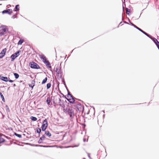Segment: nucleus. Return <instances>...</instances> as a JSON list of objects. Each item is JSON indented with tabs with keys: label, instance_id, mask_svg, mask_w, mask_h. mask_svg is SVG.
Here are the masks:
<instances>
[{
	"label": "nucleus",
	"instance_id": "f257e3e1",
	"mask_svg": "<svg viewBox=\"0 0 159 159\" xmlns=\"http://www.w3.org/2000/svg\"><path fill=\"white\" fill-rule=\"evenodd\" d=\"M63 111L69 115L71 118H74L75 116V112L74 110L71 107H67L66 108L63 109Z\"/></svg>",
	"mask_w": 159,
	"mask_h": 159
},
{
	"label": "nucleus",
	"instance_id": "f03ea898",
	"mask_svg": "<svg viewBox=\"0 0 159 159\" xmlns=\"http://www.w3.org/2000/svg\"><path fill=\"white\" fill-rule=\"evenodd\" d=\"M29 65L31 68L36 69H38L40 68L39 66L34 62L32 61L30 62Z\"/></svg>",
	"mask_w": 159,
	"mask_h": 159
},
{
	"label": "nucleus",
	"instance_id": "7ed1b4c3",
	"mask_svg": "<svg viewBox=\"0 0 159 159\" xmlns=\"http://www.w3.org/2000/svg\"><path fill=\"white\" fill-rule=\"evenodd\" d=\"M48 126V123L47 119L44 120L43 122L42 125L41 126L42 130L43 131H45L47 129Z\"/></svg>",
	"mask_w": 159,
	"mask_h": 159
},
{
	"label": "nucleus",
	"instance_id": "20e7f679",
	"mask_svg": "<svg viewBox=\"0 0 159 159\" xmlns=\"http://www.w3.org/2000/svg\"><path fill=\"white\" fill-rule=\"evenodd\" d=\"M21 52V51L18 50L15 53L12 54L10 58H11V61H13L16 57H17L20 55Z\"/></svg>",
	"mask_w": 159,
	"mask_h": 159
},
{
	"label": "nucleus",
	"instance_id": "39448f33",
	"mask_svg": "<svg viewBox=\"0 0 159 159\" xmlns=\"http://www.w3.org/2000/svg\"><path fill=\"white\" fill-rule=\"evenodd\" d=\"M75 107L77 108V111H82V112H83L84 110V106L82 105L81 103H78L75 106Z\"/></svg>",
	"mask_w": 159,
	"mask_h": 159
},
{
	"label": "nucleus",
	"instance_id": "423d86ee",
	"mask_svg": "<svg viewBox=\"0 0 159 159\" xmlns=\"http://www.w3.org/2000/svg\"><path fill=\"white\" fill-rule=\"evenodd\" d=\"M0 32H8V29L7 26L4 25H2L0 27Z\"/></svg>",
	"mask_w": 159,
	"mask_h": 159
},
{
	"label": "nucleus",
	"instance_id": "0eeeda50",
	"mask_svg": "<svg viewBox=\"0 0 159 159\" xmlns=\"http://www.w3.org/2000/svg\"><path fill=\"white\" fill-rule=\"evenodd\" d=\"M69 96H70V98H71V101L72 102H71L72 104H74L75 103V99H77V98H75L70 93V91H68V93L67 94V97H69Z\"/></svg>",
	"mask_w": 159,
	"mask_h": 159
},
{
	"label": "nucleus",
	"instance_id": "6e6552de",
	"mask_svg": "<svg viewBox=\"0 0 159 159\" xmlns=\"http://www.w3.org/2000/svg\"><path fill=\"white\" fill-rule=\"evenodd\" d=\"M12 12V10L11 9H8L3 11H2V14H8L9 15H11Z\"/></svg>",
	"mask_w": 159,
	"mask_h": 159
},
{
	"label": "nucleus",
	"instance_id": "1a4fd4ad",
	"mask_svg": "<svg viewBox=\"0 0 159 159\" xmlns=\"http://www.w3.org/2000/svg\"><path fill=\"white\" fill-rule=\"evenodd\" d=\"M149 38L152 40V41L156 45L157 47L159 46V42L157 40V39L156 38L154 37H153L151 35V37H150V38Z\"/></svg>",
	"mask_w": 159,
	"mask_h": 159
},
{
	"label": "nucleus",
	"instance_id": "9d476101",
	"mask_svg": "<svg viewBox=\"0 0 159 159\" xmlns=\"http://www.w3.org/2000/svg\"><path fill=\"white\" fill-rule=\"evenodd\" d=\"M7 49V48H5L2 50L1 52L0 53V59L2 58L5 56Z\"/></svg>",
	"mask_w": 159,
	"mask_h": 159
},
{
	"label": "nucleus",
	"instance_id": "9b49d317",
	"mask_svg": "<svg viewBox=\"0 0 159 159\" xmlns=\"http://www.w3.org/2000/svg\"><path fill=\"white\" fill-rule=\"evenodd\" d=\"M43 62L46 65V66L48 68H49L50 69L52 68V66H51V64L47 60H44V61H43Z\"/></svg>",
	"mask_w": 159,
	"mask_h": 159
},
{
	"label": "nucleus",
	"instance_id": "f8f14e48",
	"mask_svg": "<svg viewBox=\"0 0 159 159\" xmlns=\"http://www.w3.org/2000/svg\"><path fill=\"white\" fill-rule=\"evenodd\" d=\"M61 67L59 66H57L56 68L55 72H57V77L58 76L60 75V71L61 70Z\"/></svg>",
	"mask_w": 159,
	"mask_h": 159
},
{
	"label": "nucleus",
	"instance_id": "ddd939ff",
	"mask_svg": "<svg viewBox=\"0 0 159 159\" xmlns=\"http://www.w3.org/2000/svg\"><path fill=\"white\" fill-rule=\"evenodd\" d=\"M0 79L4 82H7L8 81V80L9 79V78H8L6 76H1L0 77Z\"/></svg>",
	"mask_w": 159,
	"mask_h": 159
},
{
	"label": "nucleus",
	"instance_id": "4468645a",
	"mask_svg": "<svg viewBox=\"0 0 159 159\" xmlns=\"http://www.w3.org/2000/svg\"><path fill=\"white\" fill-rule=\"evenodd\" d=\"M128 20L129 22V23H130V25L132 26H133L134 27L136 28V29H137V30H139V31H141V30L142 29H141L140 28H139L136 25H134L133 23L132 22H131L128 18Z\"/></svg>",
	"mask_w": 159,
	"mask_h": 159
},
{
	"label": "nucleus",
	"instance_id": "2eb2a0df",
	"mask_svg": "<svg viewBox=\"0 0 159 159\" xmlns=\"http://www.w3.org/2000/svg\"><path fill=\"white\" fill-rule=\"evenodd\" d=\"M33 146H35V147H44V148H48V147H50V146H46V145H38V144L35 145L34 144H33Z\"/></svg>",
	"mask_w": 159,
	"mask_h": 159
},
{
	"label": "nucleus",
	"instance_id": "dca6fc26",
	"mask_svg": "<svg viewBox=\"0 0 159 159\" xmlns=\"http://www.w3.org/2000/svg\"><path fill=\"white\" fill-rule=\"evenodd\" d=\"M39 56L41 59L43 60V61L47 60L46 57L43 54L39 55Z\"/></svg>",
	"mask_w": 159,
	"mask_h": 159
},
{
	"label": "nucleus",
	"instance_id": "f3484780",
	"mask_svg": "<svg viewBox=\"0 0 159 159\" xmlns=\"http://www.w3.org/2000/svg\"><path fill=\"white\" fill-rule=\"evenodd\" d=\"M41 130H42V129H41V128H39V127H38L36 128V132L37 133H38L39 134V137L40 136V134L41 132Z\"/></svg>",
	"mask_w": 159,
	"mask_h": 159
},
{
	"label": "nucleus",
	"instance_id": "a211bd4d",
	"mask_svg": "<svg viewBox=\"0 0 159 159\" xmlns=\"http://www.w3.org/2000/svg\"><path fill=\"white\" fill-rule=\"evenodd\" d=\"M45 134L48 136V137H50L51 136V134L48 131H45Z\"/></svg>",
	"mask_w": 159,
	"mask_h": 159
},
{
	"label": "nucleus",
	"instance_id": "6ab92c4d",
	"mask_svg": "<svg viewBox=\"0 0 159 159\" xmlns=\"http://www.w3.org/2000/svg\"><path fill=\"white\" fill-rule=\"evenodd\" d=\"M140 32H141L142 33H143L145 35L147 36V37H148L149 38H150V37H151V35L150 34H148L147 33H146L145 32L143 31V30H141Z\"/></svg>",
	"mask_w": 159,
	"mask_h": 159
},
{
	"label": "nucleus",
	"instance_id": "aec40b11",
	"mask_svg": "<svg viewBox=\"0 0 159 159\" xmlns=\"http://www.w3.org/2000/svg\"><path fill=\"white\" fill-rule=\"evenodd\" d=\"M126 14L129 16L130 15V10L127 8H125Z\"/></svg>",
	"mask_w": 159,
	"mask_h": 159
},
{
	"label": "nucleus",
	"instance_id": "412c9836",
	"mask_svg": "<svg viewBox=\"0 0 159 159\" xmlns=\"http://www.w3.org/2000/svg\"><path fill=\"white\" fill-rule=\"evenodd\" d=\"M0 96L1 98L2 99V101L4 102H5V99H4V97L3 95H2V93L1 92H0Z\"/></svg>",
	"mask_w": 159,
	"mask_h": 159
},
{
	"label": "nucleus",
	"instance_id": "4be33fe9",
	"mask_svg": "<svg viewBox=\"0 0 159 159\" xmlns=\"http://www.w3.org/2000/svg\"><path fill=\"white\" fill-rule=\"evenodd\" d=\"M51 102V99L50 97H48L46 100V102L48 105H50Z\"/></svg>",
	"mask_w": 159,
	"mask_h": 159
},
{
	"label": "nucleus",
	"instance_id": "5701e85b",
	"mask_svg": "<svg viewBox=\"0 0 159 159\" xmlns=\"http://www.w3.org/2000/svg\"><path fill=\"white\" fill-rule=\"evenodd\" d=\"M19 5H16L15 8H14L13 10V11H16V9L17 10H20L19 8Z\"/></svg>",
	"mask_w": 159,
	"mask_h": 159
},
{
	"label": "nucleus",
	"instance_id": "b1692460",
	"mask_svg": "<svg viewBox=\"0 0 159 159\" xmlns=\"http://www.w3.org/2000/svg\"><path fill=\"white\" fill-rule=\"evenodd\" d=\"M64 101L63 100H62V103H60L59 104V105L62 107L63 108H65V104L64 103Z\"/></svg>",
	"mask_w": 159,
	"mask_h": 159
},
{
	"label": "nucleus",
	"instance_id": "393cba45",
	"mask_svg": "<svg viewBox=\"0 0 159 159\" xmlns=\"http://www.w3.org/2000/svg\"><path fill=\"white\" fill-rule=\"evenodd\" d=\"M30 119L34 121H35L37 120V118L36 117L33 116H31L30 117Z\"/></svg>",
	"mask_w": 159,
	"mask_h": 159
},
{
	"label": "nucleus",
	"instance_id": "a878e982",
	"mask_svg": "<svg viewBox=\"0 0 159 159\" xmlns=\"http://www.w3.org/2000/svg\"><path fill=\"white\" fill-rule=\"evenodd\" d=\"M13 74L16 79H17L19 77V75L18 74L14 73Z\"/></svg>",
	"mask_w": 159,
	"mask_h": 159
},
{
	"label": "nucleus",
	"instance_id": "bb28decb",
	"mask_svg": "<svg viewBox=\"0 0 159 159\" xmlns=\"http://www.w3.org/2000/svg\"><path fill=\"white\" fill-rule=\"evenodd\" d=\"M5 141V140L4 139L2 138L0 136V144L4 142Z\"/></svg>",
	"mask_w": 159,
	"mask_h": 159
},
{
	"label": "nucleus",
	"instance_id": "cd10ccee",
	"mask_svg": "<svg viewBox=\"0 0 159 159\" xmlns=\"http://www.w3.org/2000/svg\"><path fill=\"white\" fill-rule=\"evenodd\" d=\"M24 42V40L23 39H20L18 43V45H21Z\"/></svg>",
	"mask_w": 159,
	"mask_h": 159
},
{
	"label": "nucleus",
	"instance_id": "c85d7f7f",
	"mask_svg": "<svg viewBox=\"0 0 159 159\" xmlns=\"http://www.w3.org/2000/svg\"><path fill=\"white\" fill-rule=\"evenodd\" d=\"M47 77H46L42 81V84H44L45 83L47 80Z\"/></svg>",
	"mask_w": 159,
	"mask_h": 159
},
{
	"label": "nucleus",
	"instance_id": "c756f323",
	"mask_svg": "<svg viewBox=\"0 0 159 159\" xmlns=\"http://www.w3.org/2000/svg\"><path fill=\"white\" fill-rule=\"evenodd\" d=\"M14 135L19 138H21L22 137L21 135L18 134L15 132L14 133Z\"/></svg>",
	"mask_w": 159,
	"mask_h": 159
},
{
	"label": "nucleus",
	"instance_id": "7c9ffc66",
	"mask_svg": "<svg viewBox=\"0 0 159 159\" xmlns=\"http://www.w3.org/2000/svg\"><path fill=\"white\" fill-rule=\"evenodd\" d=\"M51 83H49L47 84L46 86L47 89H49L51 87Z\"/></svg>",
	"mask_w": 159,
	"mask_h": 159
},
{
	"label": "nucleus",
	"instance_id": "2f4dec72",
	"mask_svg": "<svg viewBox=\"0 0 159 159\" xmlns=\"http://www.w3.org/2000/svg\"><path fill=\"white\" fill-rule=\"evenodd\" d=\"M122 3H123V9H124V5H123V4H124V5H125V1L124 2V0H123V2L122 1ZM123 12H122V20H123Z\"/></svg>",
	"mask_w": 159,
	"mask_h": 159
},
{
	"label": "nucleus",
	"instance_id": "473e14b6",
	"mask_svg": "<svg viewBox=\"0 0 159 159\" xmlns=\"http://www.w3.org/2000/svg\"><path fill=\"white\" fill-rule=\"evenodd\" d=\"M6 107V111L7 112H10V110L9 109V108L8 107V106L7 105H6L5 106Z\"/></svg>",
	"mask_w": 159,
	"mask_h": 159
},
{
	"label": "nucleus",
	"instance_id": "72a5a7b5",
	"mask_svg": "<svg viewBox=\"0 0 159 159\" xmlns=\"http://www.w3.org/2000/svg\"><path fill=\"white\" fill-rule=\"evenodd\" d=\"M45 135L43 134V135H42V136L40 138V139L42 140H43L45 139Z\"/></svg>",
	"mask_w": 159,
	"mask_h": 159
},
{
	"label": "nucleus",
	"instance_id": "f704fd0d",
	"mask_svg": "<svg viewBox=\"0 0 159 159\" xmlns=\"http://www.w3.org/2000/svg\"><path fill=\"white\" fill-rule=\"evenodd\" d=\"M43 141V140H41V139H39V140L38 141V143L39 144L43 143H44Z\"/></svg>",
	"mask_w": 159,
	"mask_h": 159
},
{
	"label": "nucleus",
	"instance_id": "c9c22d12",
	"mask_svg": "<svg viewBox=\"0 0 159 159\" xmlns=\"http://www.w3.org/2000/svg\"><path fill=\"white\" fill-rule=\"evenodd\" d=\"M65 98H66L70 103H72L71 102H72L71 99L68 98L66 97H65Z\"/></svg>",
	"mask_w": 159,
	"mask_h": 159
},
{
	"label": "nucleus",
	"instance_id": "e433bc0d",
	"mask_svg": "<svg viewBox=\"0 0 159 159\" xmlns=\"http://www.w3.org/2000/svg\"><path fill=\"white\" fill-rule=\"evenodd\" d=\"M16 15H17V13H16V14L14 15L11 17V18L12 19H13L16 18H17V17L16 16Z\"/></svg>",
	"mask_w": 159,
	"mask_h": 159
},
{
	"label": "nucleus",
	"instance_id": "4c0bfd02",
	"mask_svg": "<svg viewBox=\"0 0 159 159\" xmlns=\"http://www.w3.org/2000/svg\"><path fill=\"white\" fill-rule=\"evenodd\" d=\"M62 82L64 85H66V84L64 78H62Z\"/></svg>",
	"mask_w": 159,
	"mask_h": 159
},
{
	"label": "nucleus",
	"instance_id": "58836bf2",
	"mask_svg": "<svg viewBox=\"0 0 159 159\" xmlns=\"http://www.w3.org/2000/svg\"><path fill=\"white\" fill-rule=\"evenodd\" d=\"M29 87H31L32 89H33L34 87L35 86V84H33V85H32L30 84H29Z\"/></svg>",
	"mask_w": 159,
	"mask_h": 159
},
{
	"label": "nucleus",
	"instance_id": "ea45409f",
	"mask_svg": "<svg viewBox=\"0 0 159 159\" xmlns=\"http://www.w3.org/2000/svg\"><path fill=\"white\" fill-rule=\"evenodd\" d=\"M65 86V87L67 91V94L68 93V91H69V90H68L67 86H66V85H64Z\"/></svg>",
	"mask_w": 159,
	"mask_h": 159
},
{
	"label": "nucleus",
	"instance_id": "a19ab883",
	"mask_svg": "<svg viewBox=\"0 0 159 159\" xmlns=\"http://www.w3.org/2000/svg\"><path fill=\"white\" fill-rule=\"evenodd\" d=\"M60 75V76L59 77L60 78H61L62 80V78H64L63 77H62V75Z\"/></svg>",
	"mask_w": 159,
	"mask_h": 159
},
{
	"label": "nucleus",
	"instance_id": "79ce46f5",
	"mask_svg": "<svg viewBox=\"0 0 159 159\" xmlns=\"http://www.w3.org/2000/svg\"><path fill=\"white\" fill-rule=\"evenodd\" d=\"M8 81L10 83H12V82H13L14 81L13 80H9V79L8 80Z\"/></svg>",
	"mask_w": 159,
	"mask_h": 159
},
{
	"label": "nucleus",
	"instance_id": "37998d69",
	"mask_svg": "<svg viewBox=\"0 0 159 159\" xmlns=\"http://www.w3.org/2000/svg\"><path fill=\"white\" fill-rule=\"evenodd\" d=\"M35 82L34 80H32L31 82V84H34Z\"/></svg>",
	"mask_w": 159,
	"mask_h": 159
},
{
	"label": "nucleus",
	"instance_id": "c03bdc74",
	"mask_svg": "<svg viewBox=\"0 0 159 159\" xmlns=\"http://www.w3.org/2000/svg\"><path fill=\"white\" fill-rule=\"evenodd\" d=\"M60 83L59 82L57 81V87H58V88H59V86Z\"/></svg>",
	"mask_w": 159,
	"mask_h": 159
},
{
	"label": "nucleus",
	"instance_id": "a18cd8bd",
	"mask_svg": "<svg viewBox=\"0 0 159 159\" xmlns=\"http://www.w3.org/2000/svg\"><path fill=\"white\" fill-rule=\"evenodd\" d=\"M82 125L83 126V128H84L86 126V125L84 123L82 124Z\"/></svg>",
	"mask_w": 159,
	"mask_h": 159
},
{
	"label": "nucleus",
	"instance_id": "49530a36",
	"mask_svg": "<svg viewBox=\"0 0 159 159\" xmlns=\"http://www.w3.org/2000/svg\"><path fill=\"white\" fill-rule=\"evenodd\" d=\"M59 104H60L61 103H62V101H61V99L60 98H59Z\"/></svg>",
	"mask_w": 159,
	"mask_h": 159
},
{
	"label": "nucleus",
	"instance_id": "de8ad7c7",
	"mask_svg": "<svg viewBox=\"0 0 159 159\" xmlns=\"http://www.w3.org/2000/svg\"><path fill=\"white\" fill-rule=\"evenodd\" d=\"M1 114L2 116V118L4 119L5 117V115L2 113H1Z\"/></svg>",
	"mask_w": 159,
	"mask_h": 159
},
{
	"label": "nucleus",
	"instance_id": "09e8293b",
	"mask_svg": "<svg viewBox=\"0 0 159 159\" xmlns=\"http://www.w3.org/2000/svg\"><path fill=\"white\" fill-rule=\"evenodd\" d=\"M14 143L15 144H16L18 145H19V146H22V145H21L20 144H17L16 142H14Z\"/></svg>",
	"mask_w": 159,
	"mask_h": 159
},
{
	"label": "nucleus",
	"instance_id": "8fccbe9b",
	"mask_svg": "<svg viewBox=\"0 0 159 159\" xmlns=\"http://www.w3.org/2000/svg\"><path fill=\"white\" fill-rule=\"evenodd\" d=\"M123 22L125 23V24H129L127 22H126V21H123Z\"/></svg>",
	"mask_w": 159,
	"mask_h": 159
},
{
	"label": "nucleus",
	"instance_id": "3c124183",
	"mask_svg": "<svg viewBox=\"0 0 159 159\" xmlns=\"http://www.w3.org/2000/svg\"><path fill=\"white\" fill-rule=\"evenodd\" d=\"M83 141L84 142H85L86 141V139L85 138H84L83 139Z\"/></svg>",
	"mask_w": 159,
	"mask_h": 159
},
{
	"label": "nucleus",
	"instance_id": "603ef678",
	"mask_svg": "<svg viewBox=\"0 0 159 159\" xmlns=\"http://www.w3.org/2000/svg\"><path fill=\"white\" fill-rule=\"evenodd\" d=\"M58 90L59 91V93L61 94V91L59 89V88H58Z\"/></svg>",
	"mask_w": 159,
	"mask_h": 159
},
{
	"label": "nucleus",
	"instance_id": "864d4df0",
	"mask_svg": "<svg viewBox=\"0 0 159 159\" xmlns=\"http://www.w3.org/2000/svg\"><path fill=\"white\" fill-rule=\"evenodd\" d=\"M60 75H63V74L62 73V72L61 71V70L60 71Z\"/></svg>",
	"mask_w": 159,
	"mask_h": 159
},
{
	"label": "nucleus",
	"instance_id": "5fc2aeb1",
	"mask_svg": "<svg viewBox=\"0 0 159 159\" xmlns=\"http://www.w3.org/2000/svg\"><path fill=\"white\" fill-rule=\"evenodd\" d=\"M88 156L89 157V158H90V159H91V157H90V154L88 153Z\"/></svg>",
	"mask_w": 159,
	"mask_h": 159
},
{
	"label": "nucleus",
	"instance_id": "6e6d98bb",
	"mask_svg": "<svg viewBox=\"0 0 159 159\" xmlns=\"http://www.w3.org/2000/svg\"><path fill=\"white\" fill-rule=\"evenodd\" d=\"M9 57H6V58L5 59H6V60H8V59H9Z\"/></svg>",
	"mask_w": 159,
	"mask_h": 159
},
{
	"label": "nucleus",
	"instance_id": "4d7b16f0",
	"mask_svg": "<svg viewBox=\"0 0 159 159\" xmlns=\"http://www.w3.org/2000/svg\"><path fill=\"white\" fill-rule=\"evenodd\" d=\"M13 87H16V85L15 84H13Z\"/></svg>",
	"mask_w": 159,
	"mask_h": 159
},
{
	"label": "nucleus",
	"instance_id": "13d9d810",
	"mask_svg": "<svg viewBox=\"0 0 159 159\" xmlns=\"http://www.w3.org/2000/svg\"><path fill=\"white\" fill-rule=\"evenodd\" d=\"M122 23V21H121V22L120 23V24H119V25L117 26V27H118H118H119V25H120Z\"/></svg>",
	"mask_w": 159,
	"mask_h": 159
},
{
	"label": "nucleus",
	"instance_id": "bf43d9fd",
	"mask_svg": "<svg viewBox=\"0 0 159 159\" xmlns=\"http://www.w3.org/2000/svg\"><path fill=\"white\" fill-rule=\"evenodd\" d=\"M20 83H22L23 84H24V81H20Z\"/></svg>",
	"mask_w": 159,
	"mask_h": 159
},
{
	"label": "nucleus",
	"instance_id": "052dcab7",
	"mask_svg": "<svg viewBox=\"0 0 159 159\" xmlns=\"http://www.w3.org/2000/svg\"><path fill=\"white\" fill-rule=\"evenodd\" d=\"M62 96H63V97H64L65 98V97L66 98V96H65L64 94Z\"/></svg>",
	"mask_w": 159,
	"mask_h": 159
},
{
	"label": "nucleus",
	"instance_id": "680f3d73",
	"mask_svg": "<svg viewBox=\"0 0 159 159\" xmlns=\"http://www.w3.org/2000/svg\"><path fill=\"white\" fill-rule=\"evenodd\" d=\"M77 100H78L79 101H81V102H83V101H81V100L79 99H77Z\"/></svg>",
	"mask_w": 159,
	"mask_h": 159
},
{
	"label": "nucleus",
	"instance_id": "e2e57ef3",
	"mask_svg": "<svg viewBox=\"0 0 159 159\" xmlns=\"http://www.w3.org/2000/svg\"><path fill=\"white\" fill-rule=\"evenodd\" d=\"M89 111H88V112L87 113V114H88L89 113Z\"/></svg>",
	"mask_w": 159,
	"mask_h": 159
},
{
	"label": "nucleus",
	"instance_id": "0e129e2a",
	"mask_svg": "<svg viewBox=\"0 0 159 159\" xmlns=\"http://www.w3.org/2000/svg\"><path fill=\"white\" fill-rule=\"evenodd\" d=\"M157 48H158V49H159V46H158V47H157Z\"/></svg>",
	"mask_w": 159,
	"mask_h": 159
},
{
	"label": "nucleus",
	"instance_id": "69168bd1",
	"mask_svg": "<svg viewBox=\"0 0 159 159\" xmlns=\"http://www.w3.org/2000/svg\"><path fill=\"white\" fill-rule=\"evenodd\" d=\"M61 95H63V94L62 93H61Z\"/></svg>",
	"mask_w": 159,
	"mask_h": 159
},
{
	"label": "nucleus",
	"instance_id": "338daca9",
	"mask_svg": "<svg viewBox=\"0 0 159 159\" xmlns=\"http://www.w3.org/2000/svg\"><path fill=\"white\" fill-rule=\"evenodd\" d=\"M23 135L24 136H25V134H23Z\"/></svg>",
	"mask_w": 159,
	"mask_h": 159
},
{
	"label": "nucleus",
	"instance_id": "774afa93",
	"mask_svg": "<svg viewBox=\"0 0 159 159\" xmlns=\"http://www.w3.org/2000/svg\"><path fill=\"white\" fill-rule=\"evenodd\" d=\"M53 103H54V104H55V102H54H54H53Z\"/></svg>",
	"mask_w": 159,
	"mask_h": 159
}]
</instances>
